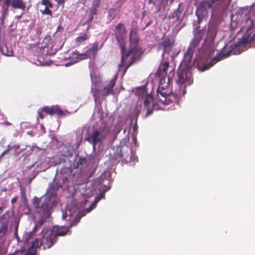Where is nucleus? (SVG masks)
I'll list each match as a JSON object with an SVG mask.
<instances>
[{
  "label": "nucleus",
  "mask_w": 255,
  "mask_h": 255,
  "mask_svg": "<svg viewBox=\"0 0 255 255\" xmlns=\"http://www.w3.org/2000/svg\"><path fill=\"white\" fill-rule=\"evenodd\" d=\"M86 160H74L73 167L71 166L70 167V171H71L74 169H77L79 168L80 165H82L84 163H86Z\"/></svg>",
  "instance_id": "obj_27"
},
{
  "label": "nucleus",
  "mask_w": 255,
  "mask_h": 255,
  "mask_svg": "<svg viewBox=\"0 0 255 255\" xmlns=\"http://www.w3.org/2000/svg\"><path fill=\"white\" fill-rule=\"evenodd\" d=\"M159 79V84H164L165 83H167V78H169V76H161L160 77H158Z\"/></svg>",
  "instance_id": "obj_34"
},
{
  "label": "nucleus",
  "mask_w": 255,
  "mask_h": 255,
  "mask_svg": "<svg viewBox=\"0 0 255 255\" xmlns=\"http://www.w3.org/2000/svg\"><path fill=\"white\" fill-rule=\"evenodd\" d=\"M32 150V149L31 148H30L29 149V151H31Z\"/></svg>",
  "instance_id": "obj_60"
},
{
  "label": "nucleus",
  "mask_w": 255,
  "mask_h": 255,
  "mask_svg": "<svg viewBox=\"0 0 255 255\" xmlns=\"http://www.w3.org/2000/svg\"><path fill=\"white\" fill-rule=\"evenodd\" d=\"M153 102V97L150 95H147L144 101V105L148 107V104H150Z\"/></svg>",
  "instance_id": "obj_29"
},
{
  "label": "nucleus",
  "mask_w": 255,
  "mask_h": 255,
  "mask_svg": "<svg viewBox=\"0 0 255 255\" xmlns=\"http://www.w3.org/2000/svg\"><path fill=\"white\" fill-rule=\"evenodd\" d=\"M62 155L63 156L69 157L72 156L73 154V152L72 150L69 149L66 146H65L63 148L62 150L61 151Z\"/></svg>",
  "instance_id": "obj_28"
},
{
  "label": "nucleus",
  "mask_w": 255,
  "mask_h": 255,
  "mask_svg": "<svg viewBox=\"0 0 255 255\" xmlns=\"http://www.w3.org/2000/svg\"><path fill=\"white\" fill-rule=\"evenodd\" d=\"M57 2L61 5H62V7L64 6V3L65 2V0H55Z\"/></svg>",
  "instance_id": "obj_43"
},
{
  "label": "nucleus",
  "mask_w": 255,
  "mask_h": 255,
  "mask_svg": "<svg viewBox=\"0 0 255 255\" xmlns=\"http://www.w3.org/2000/svg\"><path fill=\"white\" fill-rule=\"evenodd\" d=\"M94 15H95V14H93L89 12V18L87 19L86 23H92V22L94 19Z\"/></svg>",
  "instance_id": "obj_38"
},
{
  "label": "nucleus",
  "mask_w": 255,
  "mask_h": 255,
  "mask_svg": "<svg viewBox=\"0 0 255 255\" xmlns=\"http://www.w3.org/2000/svg\"><path fill=\"white\" fill-rule=\"evenodd\" d=\"M69 227L66 226H55L53 227L52 230L50 231H52V234L55 239H56L57 237L66 235L69 232Z\"/></svg>",
  "instance_id": "obj_15"
},
{
  "label": "nucleus",
  "mask_w": 255,
  "mask_h": 255,
  "mask_svg": "<svg viewBox=\"0 0 255 255\" xmlns=\"http://www.w3.org/2000/svg\"><path fill=\"white\" fill-rule=\"evenodd\" d=\"M129 47L128 51H126L125 44L121 43L120 48L121 52V61L119 64V68L124 67V74L132 64L138 61L143 54L140 48L138 47L139 38L135 31L132 29L130 31Z\"/></svg>",
  "instance_id": "obj_2"
},
{
  "label": "nucleus",
  "mask_w": 255,
  "mask_h": 255,
  "mask_svg": "<svg viewBox=\"0 0 255 255\" xmlns=\"http://www.w3.org/2000/svg\"><path fill=\"white\" fill-rule=\"evenodd\" d=\"M1 124L3 125H5V126H10V125H11V123H10L8 121H6V122H5L4 123H1Z\"/></svg>",
  "instance_id": "obj_46"
},
{
  "label": "nucleus",
  "mask_w": 255,
  "mask_h": 255,
  "mask_svg": "<svg viewBox=\"0 0 255 255\" xmlns=\"http://www.w3.org/2000/svg\"><path fill=\"white\" fill-rule=\"evenodd\" d=\"M79 159H86L85 158H82L81 157H80Z\"/></svg>",
  "instance_id": "obj_55"
},
{
  "label": "nucleus",
  "mask_w": 255,
  "mask_h": 255,
  "mask_svg": "<svg viewBox=\"0 0 255 255\" xmlns=\"http://www.w3.org/2000/svg\"><path fill=\"white\" fill-rule=\"evenodd\" d=\"M93 205H94V204H93L92 205V206L90 207V208H89V212L91 211L92 210V209H93V207H92Z\"/></svg>",
  "instance_id": "obj_53"
},
{
  "label": "nucleus",
  "mask_w": 255,
  "mask_h": 255,
  "mask_svg": "<svg viewBox=\"0 0 255 255\" xmlns=\"http://www.w3.org/2000/svg\"><path fill=\"white\" fill-rule=\"evenodd\" d=\"M18 198V196L14 197L13 198H12V199L11 200V203L12 204H14V203H16L17 201Z\"/></svg>",
  "instance_id": "obj_44"
},
{
  "label": "nucleus",
  "mask_w": 255,
  "mask_h": 255,
  "mask_svg": "<svg viewBox=\"0 0 255 255\" xmlns=\"http://www.w3.org/2000/svg\"><path fill=\"white\" fill-rule=\"evenodd\" d=\"M151 23V21L150 20V21H149L147 24H146V26L147 27Z\"/></svg>",
  "instance_id": "obj_52"
},
{
  "label": "nucleus",
  "mask_w": 255,
  "mask_h": 255,
  "mask_svg": "<svg viewBox=\"0 0 255 255\" xmlns=\"http://www.w3.org/2000/svg\"><path fill=\"white\" fill-rule=\"evenodd\" d=\"M33 205L35 207L42 210L44 213H46L49 211V206L47 202H43L41 204V199L35 197L33 200Z\"/></svg>",
  "instance_id": "obj_18"
},
{
  "label": "nucleus",
  "mask_w": 255,
  "mask_h": 255,
  "mask_svg": "<svg viewBox=\"0 0 255 255\" xmlns=\"http://www.w3.org/2000/svg\"><path fill=\"white\" fill-rule=\"evenodd\" d=\"M116 152H114L115 158L122 157L123 156L122 148L121 147H118L116 148Z\"/></svg>",
  "instance_id": "obj_30"
},
{
  "label": "nucleus",
  "mask_w": 255,
  "mask_h": 255,
  "mask_svg": "<svg viewBox=\"0 0 255 255\" xmlns=\"http://www.w3.org/2000/svg\"><path fill=\"white\" fill-rule=\"evenodd\" d=\"M44 112L43 110H42V108L41 109H40L38 110V117L37 118V120L38 119V118H40L41 119H43L44 118V116L43 114V113Z\"/></svg>",
  "instance_id": "obj_36"
},
{
  "label": "nucleus",
  "mask_w": 255,
  "mask_h": 255,
  "mask_svg": "<svg viewBox=\"0 0 255 255\" xmlns=\"http://www.w3.org/2000/svg\"><path fill=\"white\" fill-rule=\"evenodd\" d=\"M127 163H128V160H122V164H127Z\"/></svg>",
  "instance_id": "obj_50"
},
{
  "label": "nucleus",
  "mask_w": 255,
  "mask_h": 255,
  "mask_svg": "<svg viewBox=\"0 0 255 255\" xmlns=\"http://www.w3.org/2000/svg\"><path fill=\"white\" fill-rule=\"evenodd\" d=\"M185 93H186V91H185V90H184V91H183V95H184V94H185Z\"/></svg>",
  "instance_id": "obj_54"
},
{
  "label": "nucleus",
  "mask_w": 255,
  "mask_h": 255,
  "mask_svg": "<svg viewBox=\"0 0 255 255\" xmlns=\"http://www.w3.org/2000/svg\"><path fill=\"white\" fill-rule=\"evenodd\" d=\"M245 11V16H246V24L249 25V27L246 29L242 38L239 39L238 44L232 45H225L220 53L217 54L210 62L204 65L202 67H198V69L200 71H204L209 69L214 65L221 60L226 58L232 55H238L243 52L241 49L242 46L249 43L253 40L255 39V29L254 27L253 22L250 19L249 15L248 14L247 10H243V13Z\"/></svg>",
  "instance_id": "obj_1"
},
{
  "label": "nucleus",
  "mask_w": 255,
  "mask_h": 255,
  "mask_svg": "<svg viewBox=\"0 0 255 255\" xmlns=\"http://www.w3.org/2000/svg\"><path fill=\"white\" fill-rule=\"evenodd\" d=\"M101 1L102 0H94L92 6L95 7L96 8H99Z\"/></svg>",
  "instance_id": "obj_35"
},
{
  "label": "nucleus",
  "mask_w": 255,
  "mask_h": 255,
  "mask_svg": "<svg viewBox=\"0 0 255 255\" xmlns=\"http://www.w3.org/2000/svg\"><path fill=\"white\" fill-rule=\"evenodd\" d=\"M174 44V41L169 38H167L162 40L158 46V49L159 50L163 51V55L165 52L166 50L170 48Z\"/></svg>",
  "instance_id": "obj_17"
},
{
  "label": "nucleus",
  "mask_w": 255,
  "mask_h": 255,
  "mask_svg": "<svg viewBox=\"0 0 255 255\" xmlns=\"http://www.w3.org/2000/svg\"><path fill=\"white\" fill-rule=\"evenodd\" d=\"M50 7H45L44 9L43 10H41V13L42 14H46V15H49L50 16H52V12L50 9Z\"/></svg>",
  "instance_id": "obj_33"
},
{
  "label": "nucleus",
  "mask_w": 255,
  "mask_h": 255,
  "mask_svg": "<svg viewBox=\"0 0 255 255\" xmlns=\"http://www.w3.org/2000/svg\"><path fill=\"white\" fill-rule=\"evenodd\" d=\"M21 152L18 145H7V148L3 151L0 155V158L4 156L6 158H13L16 157Z\"/></svg>",
  "instance_id": "obj_8"
},
{
  "label": "nucleus",
  "mask_w": 255,
  "mask_h": 255,
  "mask_svg": "<svg viewBox=\"0 0 255 255\" xmlns=\"http://www.w3.org/2000/svg\"><path fill=\"white\" fill-rule=\"evenodd\" d=\"M68 65H69V63H67L66 65L68 66Z\"/></svg>",
  "instance_id": "obj_59"
},
{
  "label": "nucleus",
  "mask_w": 255,
  "mask_h": 255,
  "mask_svg": "<svg viewBox=\"0 0 255 255\" xmlns=\"http://www.w3.org/2000/svg\"><path fill=\"white\" fill-rule=\"evenodd\" d=\"M89 38V35L87 33H85L75 39V43L77 46H80L82 43L88 40Z\"/></svg>",
  "instance_id": "obj_23"
},
{
  "label": "nucleus",
  "mask_w": 255,
  "mask_h": 255,
  "mask_svg": "<svg viewBox=\"0 0 255 255\" xmlns=\"http://www.w3.org/2000/svg\"><path fill=\"white\" fill-rule=\"evenodd\" d=\"M2 207H0V211L2 210Z\"/></svg>",
  "instance_id": "obj_56"
},
{
  "label": "nucleus",
  "mask_w": 255,
  "mask_h": 255,
  "mask_svg": "<svg viewBox=\"0 0 255 255\" xmlns=\"http://www.w3.org/2000/svg\"><path fill=\"white\" fill-rule=\"evenodd\" d=\"M0 51L2 55L5 56H13V51L11 47L8 46L4 41H0Z\"/></svg>",
  "instance_id": "obj_16"
},
{
  "label": "nucleus",
  "mask_w": 255,
  "mask_h": 255,
  "mask_svg": "<svg viewBox=\"0 0 255 255\" xmlns=\"http://www.w3.org/2000/svg\"><path fill=\"white\" fill-rule=\"evenodd\" d=\"M205 5L203 4V2L200 4V5L197 8L196 11V14L198 17V20L201 19H202L207 14V12L206 11L205 7H206Z\"/></svg>",
  "instance_id": "obj_21"
},
{
  "label": "nucleus",
  "mask_w": 255,
  "mask_h": 255,
  "mask_svg": "<svg viewBox=\"0 0 255 255\" xmlns=\"http://www.w3.org/2000/svg\"><path fill=\"white\" fill-rule=\"evenodd\" d=\"M169 67L168 62H164L162 66L159 67L156 73V75L158 77L167 76V70Z\"/></svg>",
  "instance_id": "obj_20"
},
{
  "label": "nucleus",
  "mask_w": 255,
  "mask_h": 255,
  "mask_svg": "<svg viewBox=\"0 0 255 255\" xmlns=\"http://www.w3.org/2000/svg\"><path fill=\"white\" fill-rule=\"evenodd\" d=\"M204 29H197L194 32V37L191 41L189 47L195 49L198 46L204 34Z\"/></svg>",
  "instance_id": "obj_9"
},
{
  "label": "nucleus",
  "mask_w": 255,
  "mask_h": 255,
  "mask_svg": "<svg viewBox=\"0 0 255 255\" xmlns=\"http://www.w3.org/2000/svg\"><path fill=\"white\" fill-rule=\"evenodd\" d=\"M8 221L1 222L0 226V234H2L3 235H5L7 233L8 230Z\"/></svg>",
  "instance_id": "obj_26"
},
{
  "label": "nucleus",
  "mask_w": 255,
  "mask_h": 255,
  "mask_svg": "<svg viewBox=\"0 0 255 255\" xmlns=\"http://www.w3.org/2000/svg\"><path fill=\"white\" fill-rule=\"evenodd\" d=\"M41 127V128H44L43 125H42Z\"/></svg>",
  "instance_id": "obj_58"
},
{
  "label": "nucleus",
  "mask_w": 255,
  "mask_h": 255,
  "mask_svg": "<svg viewBox=\"0 0 255 255\" xmlns=\"http://www.w3.org/2000/svg\"><path fill=\"white\" fill-rule=\"evenodd\" d=\"M21 16H22V14L21 15H20L18 17L20 18Z\"/></svg>",
  "instance_id": "obj_57"
},
{
  "label": "nucleus",
  "mask_w": 255,
  "mask_h": 255,
  "mask_svg": "<svg viewBox=\"0 0 255 255\" xmlns=\"http://www.w3.org/2000/svg\"><path fill=\"white\" fill-rule=\"evenodd\" d=\"M20 196L21 200L22 203H25L27 202V198L25 194V191L23 189H21L20 190Z\"/></svg>",
  "instance_id": "obj_32"
},
{
  "label": "nucleus",
  "mask_w": 255,
  "mask_h": 255,
  "mask_svg": "<svg viewBox=\"0 0 255 255\" xmlns=\"http://www.w3.org/2000/svg\"><path fill=\"white\" fill-rule=\"evenodd\" d=\"M194 50H195V49L188 47L186 53H185L184 60H183V63H182V64H183L184 63L187 64H188L190 63V62H191V60L192 59V57H193V55Z\"/></svg>",
  "instance_id": "obj_22"
},
{
  "label": "nucleus",
  "mask_w": 255,
  "mask_h": 255,
  "mask_svg": "<svg viewBox=\"0 0 255 255\" xmlns=\"http://www.w3.org/2000/svg\"><path fill=\"white\" fill-rule=\"evenodd\" d=\"M135 94L141 97H143L144 95H146L145 86L137 88L135 90Z\"/></svg>",
  "instance_id": "obj_24"
},
{
  "label": "nucleus",
  "mask_w": 255,
  "mask_h": 255,
  "mask_svg": "<svg viewBox=\"0 0 255 255\" xmlns=\"http://www.w3.org/2000/svg\"><path fill=\"white\" fill-rule=\"evenodd\" d=\"M137 128H138L137 125V124H136V123H135V124L134 125V126H133V130L134 131H135V130H137Z\"/></svg>",
  "instance_id": "obj_47"
},
{
  "label": "nucleus",
  "mask_w": 255,
  "mask_h": 255,
  "mask_svg": "<svg viewBox=\"0 0 255 255\" xmlns=\"http://www.w3.org/2000/svg\"><path fill=\"white\" fill-rule=\"evenodd\" d=\"M103 138V136L101 134L100 131L95 130L86 138V140L92 143L93 148H95L98 143L102 142Z\"/></svg>",
  "instance_id": "obj_10"
},
{
  "label": "nucleus",
  "mask_w": 255,
  "mask_h": 255,
  "mask_svg": "<svg viewBox=\"0 0 255 255\" xmlns=\"http://www.w3.org/2000/svg\"><path fill=\"white\" fill-rule=\"evenodd\" d=\"M93 95L96 100L100 97L99 91L98 90H95L94 91H93Z\"/></svg>",
  "instance_id": "obj_39"
},
{
  "label": "nucleus",
  "mask_w": 255,
  "mask_h": 255,
  "mask_svg": "<svg viewBox=\"0 0 255 255\" xmlns=\"http://www.w3.org/2000/svg\"><path fill=\"white\" fill-rule=\"evenodd\" d=\"M56 239H55L52 231H46L43 237L41 239V244L44 250L50 248L56 242Z\"/></svg>",
  "instance_id": "obj_7"
},
{
  "label": "nucleus",
  "mask_w": 255,
  "mask_h": 255,
  "mask_svg": "<svg viewBox=\"0 0 255 255\" xmlns=\"http://www.w3.org/2000/svg\"><path fill=\"white\" fill-rule=\"evenodd\" d=\"M178 79L177 83L178 85H183L185 88L187 85H190L193 82L192 73L187 69L184 68L182 66H180L177 71Z\"/></svg>",
  "instance_id": "obj_6"
},
{
  "label": "nucleus",
  "mask_w": 255,
  "mask_h": 255,
  "mask_svg": "<svg viewBox=\"0 0 255 255\" xmlns=\"http://www.w3.org/2000/svg\"><path fill=\"white\" fill-rule=\"evenodd\" d=\"M116 84V80L112 79L109 81L108 86L104 87V93L102 94V96L106 97L109 94H114L113 88Z\"/></svg>",
  "instance_id": "obj_19"
},
{
  "label": "nucleus",
  "mask_w": 255,
  "mask_h": 255,
  "mask_svg": "<svg viewBox=\"0 0 255 255\" xmlns=\"http://www.w3.org/2000/svg\"><path fill=\"white\" fill-rule=\"evenodd\" d=\"M158 0H148V4H153V5H155Z\"/></svg>",
  "instance_id": "obj_45"
},
{
  "label": "nucleus",
  "mask_w": 255,
  "mask_h": 255,
  "mask_svg": "<svg viewBox=\"0 0 255 255\" xmlns=\"http://www.w3.org/2000/svg\"><path fill=\"white\" fill-rule=\"evenodd\" d=\"M181 5L180 3L178 8L169 16V19H173L174 22H181L182 20L185 12H183V7H181Z\"/></svg>",
  "instance_id": "obj_14"
},
{
  "label": "nucleus",
  "mask_w": 255,
  "mask_h": 255,
  "mask_svg": "<svg viewBox=\"0 0 255 255\" xmlns=\"http://www.w3.org/2000/svg\"><path fill=\"white\" fill-rule=\"evenodd\" d=\"M42 246V244H41V240L39 241L38 239H36L34 242H33L32 246L28 249L27 250H29L30 249H33L35 251L34 255H36V249Z\"/></svg>",
  "instance_id": "obj_25"
},
{
  "label": "nucleus",
  "mask_w": 255,
  "mask_h": 255,
  "mask_svg": "<svg viewBox=\"0 0 255 255\" xmlns=\"http://www.w3.org/2000/svg\"><path fill=\"white\" fill-rule=\"evenodd\" d=\"M2 5L1 7V15L0 17L1 24H4V20L8 14L9 7L16 9H19L24 10L26 8L25 2L23 0H1Z\"/></svg>",
  "instance_id": "obj_4"
},
{
  "label": "nucleus",
  "mask_w": 255,
  "mask_h": 255,
  "mask_svg": "<svg viewBox=\"0 0 255 255\" xmlns=\"http://www.w3.org/2000/svg\"><path fill=\"white\" fill-rule=\"evenodd\" d=\"M222 0H203V4L212 9V13L216 12V9H222L221 6Z\"/></svg>",
  "instance_id": "obj_13"
},
{
  "label": "nucleus",
  "mask_w": 255,
  "mask_h": 255,
  "mask_svg": "<svg viewBox=\"0 0 255 255\" xmlns=\"http://www.w3.org/2000/svg\"><path fill=\"white\" fill-rule=\"evenodd\" d=\"M8 212V211L6 212L5 213V214H3V215L1 217L0 219H3V217H4V216L6 215V213H7Z\"/></svg>",
  "instance_id": "obj_51"
},
{
  "label": "nucleus",
  "mask_w": 255,
  "mask_h": 255,
  "mask_svg": "<svg viewBox=\"0 0 255 255\" xmlns=\"http://www.w3.org/2000/svg\"><path fill=\"white\" fill-rule=\"evenodd\" d=\"M104 44V43H103L100 45L98 41H95L91 44V47L84 53H80L78 51L75 52L74 54L77 55V60L74 62H78L81 60L87 59H95L97 57L98 52L103 48Z\"/></svg>",
  "instance_id": "obj_5"
},
{
  "label": "nucleus",
  "mask_w": 255,
  "mask_h": 255,
  "mask_svg": "<svg viewBox=\"0 0 255 255\" xmlns=\"http://www.w3.org/2000/svg\"><path fill=\"white\" fill-rule=\"evenodd\" d=\"M141 108V106H136L134 109V112L136 113V115L137 116L139 113L140 112V110Z\"/></svg>",
  "instance_id": "obj_41"
},
{
  "label": "nucleus",
  "mask_w": 255,
  "mask_h": 255,
  "mask_svg": "<svg viewBox=\"0 0 255 255\" xmlns=\"http://www.w3.org/2000/svg\"><path fill=\"white\" fill-rule=\"evenodd\" d=\"M98 8H96L95 7L91 6L89 12L93 14L96 15L98 12Z\"/></svg>",
  "instance_id": "obj_37"
},
{
  "label": "nucleus",
  "mask_w": 255,
  "mask_h": 255,
  "mask_svg": "<svg viewBox=\"0 0 255 255\" xmlns=\"http://www.w3.org/2000/svg\"><path fill=\"white\" fill-rule=\"evenodd\" d=\"M171 79L167 78V83L159 84L156 90L158 100L162 104L167 105L176 100V96L169 91V85Z\"/></svg>",
  "instance_id": "obj_3"
},
{
  "label": "nucleus",
  "mask_w": 255,
  "mask_h": 255,
  "mask_svg": "<svg viewBox=\"0 0 255 255\" xmlns=\"http://www.w3.org/2000/svg\"><path fill=\"white\" fill-rule=\"evenodd\" d=\"M152 112H153L152 108H148L147 110L146 116L147 117V116L150 115L152 113Z\"/></svg>",
  "instance_id": "obj_42"
},
{
  "label": "nucleus",
  "mask_w": 255,
  "mask_h": 255,
  "mask_svg": "<svg viewBox=\"0 0 255 255\" xmlns=\"http://www.w3.org/2000/svg\"><path fill=\"white\" fill-rule=\"evenodd\" d=\"M35 251L33 249H30L29 250H27L26 253L25 255H34Z\"/></svg>",
  "instance_id": "obj_40"
},
{
  "label": "nucleus",
  "mask_w": 255,
  "mask_h": 255,
  "mask_svg": "<svg viewBox=\"0 0 255 255\" xmlns=\"http://www.w3.org/2000/svg\"><path fill=\"white\" fill-rule=\"evenodd\" d=\"M87 24L88 25V27L87 28V30H88L90 28L92 23H87Z\"/></svg>",
  "instance_id": "obj_49"
},
{
  "label": "nucleus",
  "mask_w": 255,
  "mask_h": 255,
  "mask_svg": "<svg viewBox=\"0 0 255 255\" xmlns=\"http://www.w3.org/2000/svg\"><path fill=\"white\" fill-rule=\"evenodd\" d=\"M126 33V29L122 23H119L116 26L115 37L117 41L120 43H122Z\"/></svg>",
  "instance_id": "obj_12"
},
{
  "label": "nucleus",
  "mask_w": 255,
  "mask_h": 255,
  "mask_svg": "<svg viewBox=\"0 0 255 255\" xmlns=\"http://www.w3.org/2000/svg\"><path fill=\"white\" fill-rule=\"evenodd\" d=\"M41 4L45 7L52 8L53 4L49 0H41Z\"/></svg>",
  "instance_id": "obj_31"
},
{
  "label": "nucleus",
  "mask_w": 255,
  "mask_h": 255,
  "mask_svg": "<svg viewBox=\"0 0 255 255\" xmlns=\"http://www.w3.org/2000/svg\"><path fill=\"white\" fill-rule=\"evenodd\" d=\"M146 14V11L145 10H143L142 12V17H143Z\"/></svg>",
  "instance_id": "obj_48"
},
{
  "label": "nucleus",
  "mask_w": 255,
  "mask_h": 255,
  "mask_svg": "<svg viewBox=\"0 0 255 255\" xmlns=\"http://www.w3.org/2000/svg\"><path fill=\"white\" fill-rule=\"evenodd\" d=\"M42 110L46 115L52 116L56 114L59 117H61L65 116L64 112L58 106H53L51 107L45 106L42 108Z\"/></svg>",
  "instance_id": "obj_11"
}]
</instances>
